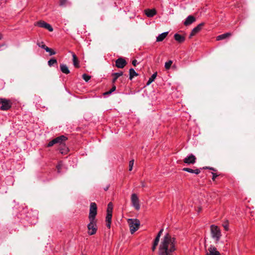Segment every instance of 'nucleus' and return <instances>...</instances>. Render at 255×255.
I'll return each mask as SVG.
<instances>
[{
	"label": "nucleus",
	"instance_id": "nucleus-1",
	"mask_svg": "<svg viewBox=\"0 0 255 255\" xmlns=\"http://www.w3.org/2000/svg\"><path fill=\"white\" fill-rule=\"evenodd\" d=\"M176 239L170 234L166 233L161 240L159 246V255H172L176 250Z\"/></svg>",
	"mask_w": 255,
	"mask_h": 255
},
{
	"label": "nucleus",
	"instance_id": "nucleus-2",
	"mask_svg": "<svg viewBox=\"0 0 255 255\" xmlns=\"http://www.w3.org/2000/svg\"><path fill=\"white\" fill-rule=\"evenodd\" d=\"M210 231L212 238L216 243H218L222 236L221 230L217 226L212 225L210 226Z\"/></svg>",
	"mask_w": 255,
	"mask_h": 255
},
{
	"label": "nucleus",
	"instance_id": "nucleus-3",
	"mask_svg": "<svg viewBox=\"0 0 255 255\" xmlns=\"http://www.w3.org/2000/svg\"><path fill=\"white\" fill-rule=\"evenodd\" d=\"M128 223L129 224L130 233L132 234L138 229L140 222L138 220L136 219H130L128 220Z\"/></svg>",
	"mask_w": 255,
	"mask_h": 255
},
{
	"label": "nucleus",
	"instance_id": "nucleus-4",
	"mask_svg": "<svg viewBox=\"0 0 255 255\" xmlns=\"http://www.w3.org/2000/svg\"><path fill=\"white\" fill-rule=\"evenodd\" d=\"M90 223L87 225L88 228V233L89 235H93L97 232L98 228L97 226V221L96 219L92 220L89 219Z\"/></svg>",
	"mask_w": 255,
	"mask_h": 255
},
{
	"label": "nucleus",
	"instance_id": "nucleus-5",
	"mask_svg": "<svg viewBox=\"0 0 255 255\" xmlns=\"http://www.w3.org/2000/svg\"><path fill=\"white\" fill-rule=\"evenodd\" d=\"M97 214V205L94 202H92L90 204V212L89 214V219H91L92 220L96 219V216Z\"/></svg>",
	"mask_w": 255,
	"mask_h": 255
},
{
	"label": "nucleus",
	"instance_id": "nucleus-6",
	"mask_svg": "<svg viewBox=\"0 0 255 255\" xmlns=\"http://www.w3.org/2000/svg\"><path fill=\"white\" fill-rule=\"evenodd\" d=\"M0 104L1 105L0 109L2 111L8 110L11 107V103L10 101L4 98L0 99Z\"/></svg>",
	"mask_w": 255,
	"mask_h": 255
},
{
	"label": "nucleus",
	"instance_id": "nucleus-7",
	"mask_svg": "<svg viewBox=\"0 0 255 255\" xmlns=\"http://www.w3.org/2000/svg\"><path fill=\"white\" fill-rule=\"evenodd\" d=\"M131 202L135 209L137 211L139 210L140 209L139 201L136 194L133 193L131 194Z\"/></svg>",
	"mask_w": 255,
	"mask_h": 255
},
{
	"label": "nucleus",
	"instance_id": "nucleus-8",
	"mask_svg": "<svg viewBox=\"0 0 255 255\" xmlns=\"http://www.w3.org/2000/svg\"><path fill=\"white\" fill-rule=\"evenodd\" d=\"M35 26H38L40 27L44 28L47 30H48L49 31L51 32L53 30V28L51 26V25L44 21L40 20L39 21H37L35 24H34Z\"/></svg>",
	"mask_w": 255,
	"mask_h": 255
},
{
	"label": "nucleus",
	"instance_id": "nucleus-9",
	"mask_svg": "<svg viewBox=\"0 0 255 255\" xmlns=\"http://www.w3.org/2000/svg\"><path fill=\"white\" fill-rule=\"evenodd\" d=\"M196 160V157L192 154H190L184 159V162L186 164H194Z\"/></svg>",
	"mask_w": 255,
	"mask_h": 255
},
{
	"label": "nucleus",
	"instance_id": "nucleus-10",
	"mask_svg": "<svg viewBox=\"0 0 255 255\" xmlns=\"http://www.w3.org/2000/svg\"><path fill=\"white\" fill-rule=\"evenodd\" d=\"M126 64V61L123 58H119L116 61V66L119 68H123Z\"/></svg>",
	"mask_w": 255,
	"mask_h": 255
},
{
	"label": "nucleus",
	"instance_id": "nucleus-11",
	"mask_svg": "<svg viewBox=\"0 0 255 255\" xmlns=\"http://www.w3.org/2000/svg\"><path fill=\"white\" fill-rule=\"evenodd\" d=\"M206 255H221L220 253L217 250L216 247L211 245L208 249Z\"/></svg>",
	"mask_w": 255,
	"mask_h": 255
},
{
	"label": "nucleus",
	"instance_id": "nucleus-12",
	"mask_svg": "<svg viewBox=\"0 0 255 255\" xmlns=\"http://www.w3.org/2000/svg\"><path fill=\"white\" fill-rule=\"evenodd\" d=\"M54 139L55 141V142L56 144L58 143L59 145H63V142L67 139V138L65 136L62 135L54 138Z\"/></svg>",
	"mask_w": 255,
	"mask_h": 255
},
{
	"label": "nucleus",
	"instance_id": "nucleus-13",
	"mask_svg": "<svg viewBox=\"0 0 255 255\" xmlns=\"http://www.w3.org/2000/svg\"><path fill=\"white\" fill-rule=\"evenodd\" d=\"M204 25V23H201L199 24L197 26L194 27L190 35V36L194 35L195 34L199 32L202 29V26Z\"/></svg>",
	"mask_w": 255,
	"mask_h": 255
},
{
	"label": "nucleus",
	"instance_id": "nucleus-14",
	"mask_svg": "<svg viewBox=\"0 0 255 255\" xmlns=\"http://www.w3.org/2000/svg\"><path fill=\"white\" fill-rule=\"evenodd\" d=\"M196 19L195 18L192 16V15H189L185 19L184 24L185 25H189L192 23H193L194 21H195Z\"/></svg>",
	"mask_w": 255,
	"mask_h": 255
},
{
	"label": "nucleus",
	"instance_id": "nucleus-15",
	"mask_svg": "<svg viewBox=\"0 0 255 255\" xmlns=\"http://www.w3.org/2000/svg\"><path fill=\"white\" fill-rule=\"evenodd\" d=\"M146 15L148 17H153L156 13L155 9H147L145 10Z\"/></svg>",
	"mask_w": 255,
	"mask_h": 255
},
{
	"label": "nucleus",
	"instance_id": "nucleus-16",
	"mask_svg": "<svg viewBox=\"0 0 255 255\" xmlns=\"http://www.w3.org/2000/svg\"><path fill=\"white\" fill-rule=\"evenodd\" d=\"M60 70L63 73L68 74L70 73V70H69L67 66L64 64H61L60 65Z\"/></svg>",
	"mask_w": 255,
	"mask_h": 255
},
{
	"label": "nucleus",
	"instance_id": "nucleus-17",
	"mask_svg": "<svg viewBox=\"0 0 255 255\" xmlns=\"http://www.w3.org/2000/svg\"><path fill=\"white\" fill-rule=\"evenodd\" d=\"M168 34V32H164L161 34H160L157 37H156V41L157 42H161L162 41L164 38L167 36Z\"/></svg>",
	"mask_w": 255,
	"mask_h": 255
},
{
	"label": "nucleus",
	"instance_id": "nucleus-18",
	"mask_svg": "<svg viewBox=\"0 0 255 255\" xmlns=\"http://www.w3.org/2000/svg\"><path fill=\"white\" fill-rule=\"evenodd\" d=\"M183 170L184 171H186V172H188L189 173H194L195 174H198L200 173V170L199 169H191V168H184L183 169Z\"/></svg>",
	"mask_w": 255,
	"mask_h": 255
},
{
	"label": "nucleus",
	"instance_id": "nucleus-19",
	"mask_svg": "<svg viewBox=\"0 0 255 255\" xmlns=\"http://www.w3.org/2000/svg\"><path fill=\"white\" fill-rule=\"evenodd\" d=\"M174 39L175 40L179 43H182L185 41V37L178 33H176L174 35Z\"/></svg>",
	"mask_w": 255,
	"mask_h": 255
},
{
	"label": "nucleus",
	"instance_id": "nucleus-20",
	"mask_svg": "<svg viewBox=\"0 0 255 255\" xmlns=\"http://www.w3.org/2000/svg\"><path fill=\"white\" fill-rule=\"evenodd\" d=\"M71 53L72 54L73 57V62L74 66L76 68L79 67V63L76 55L74 53L72 52H71Z\"/></svg>",
	"mask_w": 255,
	"mask_h": 255
},
{
	"label": "nucleus",
	"instance_id": "nucleus-21",
	"mask_svg": "<svg viewBox=\"0 0 255 255\" xmlns=\"http://www.w3.org/2000/svg\"><path fill=\"white\" fill-rule=\"evenodd\" d=\"M230 35H231L230 33H229V32L221 34V35L217 36L216 40L218 41L221 40L226 39V38H227L228 37H229Z\"/></svg>",
	"mask_w": 255,
	"mask_h": 255
},
{
	"label": "nucleus",
	"instance_id": "nucleus-22",
	"mask_svg": "<svg viewBox=\"0 0 255 255\" xmlns=\"http://www.w3.org/2000/svg\"><path fill=\"white\" fill-rule=\"evenodd\" d=\"M123 75V72H117V73H113L112 75L114 77V78L112 80V82L113 83H115V82L117 81L118 78L120 77V76H122Z\"/></svg>",
	"mask_w": 255,
	"mask_h": 255
},
{
	"label": "nucleus",
	"instance_id": "nucleus-23",
	"mask_svg": "<svg viewBox=\"0 0 255 255\" xmlns=\"http://www.w3.org/2000/svg\"><path fill=\"white\" fill-rule=\"evenodd\" d=\"M129 79L130 80H132L133 77L138 75L137 73H136L133 68H130L129 69Z\"/></svg>",
	"mask_w": 255,
	"mask_h": 255
},
{
	"label": "nucleus",
	"instance_id": "nucleus-24",
	"mask_svg": "<svg viewBox=\"0 0 255 255\" xmlns=\"http://www.w3.org/2000/svg\"><path fill=\"white\" fill-rule=\"evenodd\" d=\"M157 76V73L155 72L154 73H153L151 76L149 78L147 83H146V85L147 86H148L152 82H153L155 80V79L156 78Z\"/></svg>",
	"mask_w": 255,
	"mask_h": 255
},
{
	"label": "nucleus",
	"instance_id": "nucleus-25",
	"mask_svg": "<svg viewBox=\"0 0 255 255\" xmlns=\"http://www.w3.org/2000/svg\"><path fill=\"white\" fill-rule=\"evenodd\" d=\"M57 64V61L56 59H51L48 61V64L50 67L53 66L54 64Z\"/></svg>",
	"mask_w": 255,
	"mask_h": 255
},
{
	"label": "nucleus",
	"instance_id": "nucleus-26",
	"mask_svg": "<svg viewBox=\"0 0 255 255\" xmlns=\"http://www.w3.org/2000/svg\"><path fill=\"white\" fill-rule=\"evenodd\" d=\"M172 64V61L171 60H169L165 63V68L166 69H169Z\"/></svg>",
	"mask_w": 255,
	"mask_h": 255
},
{
	"label": "nucleus",
	"instance_id": "nucleus-27",
	"mask_svg": "<svg viewBox=\"0 0 255 255\" xmlns=\"http://www.w3.org/2000/svg\"><path fill=\"white\" fill-rule=\"evenodd\" d=\"M112 210H113V205H112V203L110 202L108 205L107 213H112Z\"/></svg>",
	"mask_w": 255,
	"mask_h": 255
},
{
	"label": "nucleus",
	"instance_id": "nucleus-28",
	"mask_svg": "<svg viewBox=\"0 0 255 255\" xmlns=\"http://www.w3.org/2000/svg\"><path fill=\"white\" fill-rule=\"evenodd\" d=\"M112 213H107V216H106V222H109V221H112Z\"/></svg>",
	"mask_w": 255,
	"mask_h": 255
},
{
	"label": "nucleus",
	"instance_id": "nucleus-29",
	"mask_svg": "<svg viewBox=\"0 0 255 255\" xmlns=\"http://www.w3.org/2000/svg\"><path fill=\"white\" fill-rule=\"evenodd\" d=\"M45 51L49 52L50 55H53L56 54V52L55 51L49 47L47 48Z\"/></svg>",
	"mask_w": 255,
	"mask_h": 255
},
{
	"label": "nucleus",
	"instance_id": "nucleus-30",
	"mask_svg": "<svg viewBox=\"0 0 255 255\" xmlns=\"http://www.w3.org/2000/svg\"><path fill=\"white\" fill-rule=\"evenodd\" d=\"M37 45L39 47H41V48L42 49H44L45 50H46V48H48V47H47L43 42L40 43V42H38L37 43Z\"/></svg>",
	"mask_w": 255,
	"mask_h": 255
},
{
	"label": "nucleus",
	"instance_id": "nucleus-31",
	"mask_svg": "<svg viewBox=\"0 0 255 255\" xmlns=\"http://www.w3.org/2000/svg\"><path fill=\"white\" fill-rule=\"evenodd\" d=\"M116 89V86L115 85H113V86L112 87V89L108 91V92H106L104 93V95H109V94H111L113 92L115 91Z\"/></svg>",
	"mask_w": 255,
	"mask_h": 255
},
{
	"label": "nucleus",
	"instance_id": "nucleus-32",
	"mask_svg": "<svg viewBox=\"0 0 255 255\" xmlns=\"http://www.w3.org/2000/svg\"><path fill=\"white\" fill-rule=\"evenodd\" d=\"M82 78L85 81L88 82L90 79L91 76L86 74H84L82 75Z\"/></svg>",
	"mask_w": 255,
	"mask_h": 255
},
{
	"label": "nucleus",
	"instance_id": "nucleus-33",
	"mask_svg": "<svg viewBox=\"0 0 255 255\" xmlns=\"http://www.w3.org/2000/svg\"><path fill=\"white\" fill-rule=\"evenodd\" d=\"M134 164V160H131L129 162V170L131 171Z\"/></svg>",
	"mask_w": 255,
	"mask_h": 255
},
{
	"label": "nucleus",
	"instance_id": "nucleus-34",
	"mask_svg": "<svg viewBox=\"0 0 255 255\" xmlns=\"http://www.w3.org/2000/svg\"><path fill=\"white\" fill-rule=\"evenodd\" d=\"M159 239H160V237L156 236L155 239L154 240V242H153V243L154 244V245H157L158 244Z\"/></svg>",
	"mask_w": 255,
	"mask_h": 255
},
{
	"label": "nucleus",
	"instance_id": "nucleus-35",
	"mask_svg": "<svg viewBox=\"0 0 255 255\" xmlns=\"http://www.w3.org/2000/svg\"><path fill=\"white\" fill-rule=\"evenodd\" d=\"M67 2V0H60L59 5L63 6H64Z\"/></svg>",
	"mask_w": 255,
	"mask_h": 255
},
{
	"label": "nucleus",
	"instance_id": "nucleus-36",
	"mask_svg": "<svg viewBox=\"0 0 255 255\" xmlns=\"http://www.w3.org/2000/svg\"><path fill=\"white\" fill-rule=\"evenodd\" d=\"M55 140L54 139H52L51 141H50L48 143V145H47V146L48 147H51L52 146H53L54 144H56L55 142Z\"/></svg>",
	"mask_w": 255,
	"mask_h": 255
},
{
	"label": "nucleus",
	"instance_id": "nucleus-37",
	"mask_svg": "<svg viewBox=\"0 0 255 255\" xmlns=\"http://www.w3.org/2000/svg\"><path fill=\"white\" fill-rule=\"evenodd\" d=\"M223 226L224 227L225 230L226 231H228L229 230V225L228 223H225L223 225Z\"/></svg>",
	"mask_w": 255,
	"mask_h": 255
},
{
	"label": "nucleus",
	"instance_id": "nucleus-38",
	"mask_svg": "<svg viewBox=\"0 0 255 255\" xmlns=\"http://www.w3.org/2000/svg\"><path fill=\"white\" fill-rule=\"evenodd\" d=\"M212 179L213 180H214L215 179V178L218 176L216 173H214V172H212Z\"/></svg>",
	"mask_w": 255,
	"mask_h": 255
},
{
	"label": "nucleus",
	"instance_id": "nucleus-39",
	"mask_svg": "<svg viewBox=\"0 0 255 255\" xmlns=\"http://www.w3.org/2000/svg\"><path fill=\"white\" fill-rule=\"evenodd\" d=\"M61 166L62 165H61V163H60L56 166V168L57 169V170H58V172H60V169L61 168Z\"/></svg>",
	"mask_w": 255,
	"mask_h": 255
},
{
	"label": "nucleus",
	"instance_id": "nucleus-40",
	"mask_svg": "<svg viewBox=\"0 0 255 255\" xmlns=\"http://www.w3.org/2000/svg\"><path fill=\"white\" fill-rule=\"evenodd\" d=\"M163 231V229H161L159 232H158V233L157 234V236L160 237V236H161L162 234V232Z\"/></svg>",
	"mask_w": 255,
	"mask_h": 255
},
{
	"label": "nucleus",
	"instance_id": "nucleus-41",
	"mask_svg": "<svg viewBox=\"0 0 255 255\" xmlns=\"http://www.w3.org/2000/svg\"><path fill=\"white\" fill-rule=\"evenodd\" d=\"M137 61L136 60L134 59L133 60H132V64L134 66H135L136 65V64H137Z\"/></svg>",
	"mask_w": 255,
	"mask_h": 255
},
{
	"label": "nucleus",
	"instance_id": "nucleus-42",
	"mask_svg": "<svg viewBox=\"0 0 255 255\" xmlns=\"http://www.w3.org/2000/svg\"><path fill=\"white\" fill-rule=\"evenodd\" d=\"M111 221H109V222H107V227L109 228L111 227Z\"/></svg>",
	"mask_w": 255,
	"mask_h": 255
},
{
	"label": "nucleus",
	"instance_id": "nucleus-43",
	"mask_svg": "<svg viewBox=\"0 0 255 255\" xmlns=\"http://www.w3.org/2000/svg\"><path fill=\"white\" fill-rule=\"evenodd\" d=\"M204 168L205 169H210V170H213V171H215V170L214 169V168L213 167H204Z\"/></svg>",
	"mask_w": 255,
	"mask_h": 255
},
{
	"label": "nucleus",
	"instance_id": "nucleus-44",
	"mask_svg": "<svg viewBox=\"0 0 255 255\" xmlns=\"http://www.w3.org/2000/svg\"><path fill=\"white\" fill-rule=\"evenodd\" d=\"M157 246V245H154V244L153 243L152 247V250L153 251H154L155 250Z\"/></svg>",
	"mask_w": 255,
	"mask_h": 255
},
{
	"label": "nucleus",
	"instance_id": "nucleus-45",
	"mask_svg": "<svg viewBox=\"0 0 255 255\" xmlns=\"http://www.w3.org/2000/svg\"><path fill=\"white\" fill-rule=\"evenodd\" d=\"M141 187H146V185H145V184L144 183H143V182H141Z\"/></svg>",
	"mask_w": 255,
	"mask_h": 255
},
{
	"label": "nucleus",
	"instance_id": "nucleus-46",
	"mask_svg": "<svg viewBox=\"0 0 255 255\" xmlns=\"http://www.w3.org/2000/svg\"><path fill=\"white\" fill-rule=\"evenodd\" d=\"M109 189V186H107L105 188H104V190L105 191H107Z\"/></svg>",
	"mask_w": 255,
	"mask_h": 255
},
{
	"label": "nucleus",
	"instance_id": "nucleus-47",
	"mask_svg": "<svg viewBox=\"0 0 255 255\" xmlns=\"http://www.w3.org/2000/svg\"><path fill=\"white\" fill-rule=\"evenodd\" d=\"M2 38V35L0 33V40H1Z\"/></svg>",
	"mask_w": 255,
	"mask_h": 255
},
{
	"label": "nucleus",
	"instance_id": "nucleus-48",
	"mask_svg": "<svg viewBox=\"0 0 255 255\" xmlns=\"http://www.w3.org/2000/svg\"><path fill=\"white\" fill-rule=\"evenodd\" d=\"M5 46V47H6V46L5 45V44H2V45H0V47H2V46Z\"/></svg>",
	"mask_w": 255,
	"mask_h": 255
},
{
	"label": "nucleus",
	"instance_id": "nucleus-49",
	"mask_svg": "<svg viewBox=\"0 0 255 255\" xmlns=\"http://www.w3.org/2000/svg\"><path fill=\"white\" fill-rule=\"evenodd\" d=\"M61 153H63V152L62 151H61Z\"/></svg>",
	"mask_w": 255,
	"mask_h": 255
}]
</instances>
